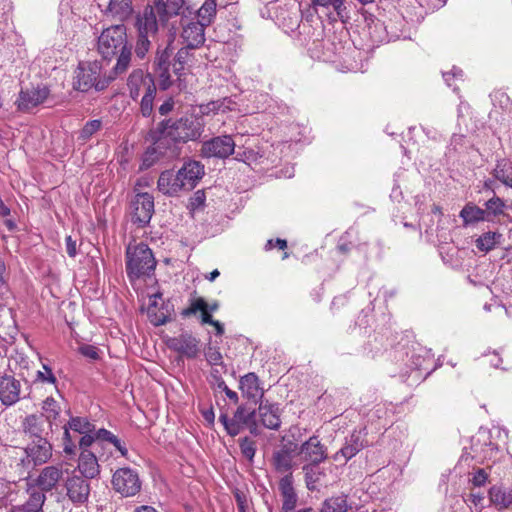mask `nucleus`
Masks as SVG:
<instances>
[{
	"instance_id": "56",
	"label": "nucleus",
	"mask_w": 512,
	"mask_h": 512,
	"mask_svg": "<svg viewBox=\"0 0 512 512\" xmlns=\"http://www.w3.org/2000/svg\"><path fill=\"white\" fill-rule=\"evenodd\" d=\"M234 497H235V500H236V503H237V508H238V512H244V511H249V504H250V501L248 499V496L245 492L239 490V489H236L234 491Z\"/></svg>"
},
{
	"instance_id": "30",
	"label": "nucleus",
	"mask_w": 512,
	"mask_h": 512,
	"mask_svg": "<svg viewBox=\"0 0 512 512\" xmlns=\"http://www.w3.org/2000/svg\"><path fill=\"white\" fill-rule=\"evenodd\" d=\"M198 311L201 312V323L212 325L215 321L212 318L211 312L208 311V303L202 297H197L190 301L189 307L185 308L181 312L183 318L195 315Z\"/></svg>"
},
{
	"instance_id": "15",
	"label": "nucleus",
	"mask_w": 512,
	"mask_h": 512,
	"mask_svg": "<svg viewBox=\"0 0 512 512\" xmlns=\"http://www.w3.org/2000/svg\"><path fill=\"white\" fill-rule=\"evenodd\" d=\"M21 399V383L13 375H0V402L6 407L15 405Z\"/></svg>"
},
{
	"instance_id": "48",
	"label": "nucleus",
	"mask_w": 512,
	"mask_h": 512,
	"mask_svg": "<svg viewBox=\"0 0 512 512\" xmlns=\"http://www.w3.org/2000/svg\"><path fill=\"white\" fill-rule=\"evenodd\" d=\"M153 38V36L138 34L135 46V54L138 58H145L148 51L150 50L151 39Z\"/></svg>"
},
{
	"instance_id": "14",
	"label": "nucleus",
	"mask_w": 512,
	"mask_h": 512,
	"mask_svg": "<svg viewBox=\"0 0 512 512\" xmlns=\"http://www.w3.org/2000/svg\"><path fill=\"white\" fill-rule=\"evenodd\" d=\"M298 455L305 464H320L327 459V449L317 436H311L300 445Z\"/></svg>"
},
{
	"instance_id": "41",
	"label": "nucleus",
	"mask_w": 512,
	"mask_h": 512,
	"mask_svg": "<svg viewBox=\"0 0 512 512\" xmlns=\"http://www.w3.org/2000/svg\"><path fill=\"white\" fill-rule=\"evenodd\" d=\"M42 410L44 412L43 418L49 423L51 426L52 421L56 420L60 414V407L55 399L52 397H47L42 403Z\"/></svg>"
},
{
	"instance_id": "54",
	"label": "nucleus",
	"mask_w": 512,
	"mask_h": 512,
	"mask_svg": "<svg viewBox=\"0 0 512 512\" xmlns=\"http://www.w3.org/2000/svg\"><path fill=\"white\" fill-rule=\"evenodd\" d=\"M226 371L227 369L222 370V367H212L209 382L214 388L219 389L226 384L222 378V374L226 373Z\"/></svg>"
},
{
	"instance_id": "62",
	"label": "nucleus",
	"mask_w": 512,
	"mask_h": 512,
	"mask_svg": "<svg viewBox=\"0 0 512 512\" xmlns=\"http://www.w3.org/2000/svg\"><path fill=\"white\" fill-rule=\"evenodd\" d=\"M274 247L284 250L287 247V241L284 239H280V238H277L276 240H273V239L268 240L265 245V249L271 250Z\"/></svg>"
},
{
	"instance_id": "1",
	"label": "nucleus",
	"mask_w": 512,
	"mask_h": 512,
	"mask_svg": "<svg viewBox=\"0 0 512 512\" xmlns=\"http://www.w3.org/2000/svg\"><path fill=\"white\" fill-rule=\"evenodd\" d=\"M202 132L203 124L201 120L193 116L182 117L177 120H163L149 134L153 141L152 151L164 155L176 143L197 140Z\"/></svg>"
},
{
	"instance_id": "50",
	"label": "nucleus",
	"mask_w": 512,
	"mask_h": 512,
	"mask_svg": "<svg viewBox=\"0 0 512 512\" xmlns=\"http://www.w3.org/2000/svg\"><path fill=\"white\" fill-rule=\"evenodd\" d=\"M256 410H247L244 406H239L234 413L233 418L243 425L255 424Z\"/></svg>"
},
{
	"instance_id": "20",
	"label": "nucleus",
	"mask_w": 512,
	"mask_h": 512,
	"mask_svg": "<svg viewBox=\"0 0 512 512\" xmlns=\"http://www.w3.org/2000/svg\"><path fill=\"white\" fill-rule=\"evenodd\" d=\"M262 425L271 430H278L281 425L280 408L278 404L271 403L268 400L259 402L258 410L256 412Z\"/></svg>"
},
{
	"instance_id": "32",
	"label": "nucleus",
	"mask_w": 512,
	"mask_h": 512,
	"mask_svg": "<svg viewBox=\"0 0 512 512\" xmlns=\"http://www.w3.org/2000/svg\"><path fill=\"white\" fill-rule=\"evenodd\" d=\"M465 227L487 220V212L472 202L467 203L459 214Z\"/></svg>"
},
{
	"instance_id": "3",
	"label": "nucleus",
	"mask_w": 512,
	"mask_h": 512,
	"mask_svg": "<svg viewBox=\"0 0 512 512\" xmlns=\"http://www.w3.org/2000/svg\"><path fill=\"white\" fill-rule=\"evenodd\" d=\"M156 260L152 250L143 242L129 244L126 248V273L130 281L150 277L155 270Z\"/></svg>"
},
{
	"instance_id": "44",
	"label": "nucleus",
	"mask_w": 512,
	"mask_h": 512,
	"mask_svg": "<svg viewBox=\"0 0 512 512\" xmlns=\"http://www.w3.org/2000/svg\"><path fill=\"white\" fill-rule=\"evenodd\" d=\"M152 87V85L150 86ZM157 89L148 88L141 99L140 111L143 117H150L153 114V103L156 96Z\"/></svg>"
},
{
	"instance_id": "6",
	"label": "nucleus",
	"mask_w": 512,
	"mask_h": 512,
	"mask_svg": "<svg viewBox=\"0 0 512 512\" xmlns=\"http://www.w3.org/2000/svg\"><path fill=\"white\" fill-rule=\"evenodd\" d=\"M164 11L163 0H153L151 5H147L136 17L137 34L155 37L159 26L165 24L161 22V13Z\"/></svg>"
},
{
	"instance_id": "16",
	"label": "nucleus",
	"mask_w": 512,
	"mask_h": 512,
	"mask_svg": "<svg viewBox=\"0 0 512 512\" xmlns=\"http://www.w3.org/2000/svg\"><path fill=\"white\" fill-rule=\"evenodd\" d=\"M182 34L186 46L196 49L205 42V27L203 22L181 18Z\"/></svg>"
},
{
	"instance_id": "42",
	"label": "nucleus",
	"mask_w": 512,
	"mask_h": 512,
	"mask_svg": "<svg viewBox=\"0 0 512 512\" xmlns=\"http://www.w3.org/2000/svg\"><path fill=\"white\" fill-rule=\"evenodd\" d=\"M506 205L504 201L494 196L485 202L484 212H487V221L490 220V216H499L504 214Z\"/></svg>"
},
{
	"instance_id": "63",
	"label": "nucleus",
	"mask_w": 512,
	"mask_h": 512,
	"mask_svg": "<svg viewBox=\"0 0 512 512\" xmlns=\"http://www.w3.org/2000/svg\"><path fill=\"white\" fill-rule=\"evenodd\" d=\"M66 244V252L70 257H75L77 255L76 241L72 239L71 236H67L65 239Z\"/></svg>"
},
{
	"instance_id": "25",
	"label": "nucleus",
	"mask_w": 512,
	"mask_h": 512,
	"mask_svg": "<svg viewBox=\"0 0 512 512\" xmlns=\"http://www.w3.org/2000/svg\"><path fill=\"white\" fill-rule=\"evenodd\" d=\"M279 490L282 496V511L291 512L295 510L298 497L293 487V478L291 473L280 479Z\"/></svg>"
},
{
	"instance_id": "59",
	"label": "nucleus",
	"mask_w": 512,
	"mask_h": 512,
	"mask_svg": "<svg viewBox=\"0 0 512 512\" xmlns=\"http://www.w3.org/2000/svg\"><path fill=\"white\" fill-rule=\"evenodd\" d=\"M154 307H156L155 301H153L148 308V315L150 317L151 322L155 326H160V325L165 324L169 320L168 317L165 316L164 314H161V315L154 314V312H153Z\"/></svg>"
},
{
	"instance_id": "51",
	"label": "nucleus",
	"mask_w": 512,
	"mask_h": 512,
	"mask_svg": "<svg viewBox=\"0 0 512 512\" xmlns=\"http://www.w3.org/2000/svg\"><path fill=\"white\" fill-rule=\"evenodd\" d=\"M484 496L481 493L470 492L465 498V502L471 505L472 512H480L483 508Z\"/></svg>"
},
{
	"instance_id": "46",
	"label": "nucleus",
	"mask_w": 512,
	"mask_h": 512,
	"mask_svg": "<svg viewBox=\"0 0 512 512\" xmlns=\"http://www.w3.org/2000/svg\"><path fill=\"white\" fill-rule=\"evenodd\" d=\"M102 127V121L94 119L88 121L79 132V139L83 142L88 141Z\"/></svg>"
},
{
	"instance_id": "38",
	"label": "nucleus",
	"mask_w": 512,
	"mask_h": 512,
	"mask_svg": "<svg viewBox=\"0 0 512 512\" xmlns=\"http://www.w3.org/2000/svg\"><path fill=\"white\" fill-rule=\"evenodd\" d=\"M350 506L345 495L333 496L322 503L320 512H348Z\"/></svg>"
},
{
	"instance_id": "11",
	"label": "nucleus",
	"mask_w": 512,
	"mask_h": 512,
	"mask_svg": "<svg viewBox=\"0 0 512 512\" xmlns=\"http://www.w3.org/2000/svg\"><path fill=\"white\" fill-rule=\"evenodd\" d=\"M172 56L173 47L169 43L164 49L158 48L154 58L153 68L159 78V86L162 90H167L173 83L170 73L173 64Z\"/></svg>"
},
{
	"instance_id": "26",
	"label": "nucleus",
	"mask_w": 512,
	"mask_h": 512,
	"mask_svg": "<svg viewBox=\"0 0 512 512\" xmlns=\"http://www.w3.org/2000/svg\"><path fill=\"white\" fill-rule=\"evenodd\" d=\"M77 469L79 475L88 480L96 478L100 474V466L96 455L91 451H82L78 459Z\"/></svg>"
},
{
	"instance_id": "27",
	"label": "nucleus",
	"mask_w": 512,
	"mask_h": 512,
	"mask_svg": "<svg viewBox=\"0 0 512 512\" xmlns=\"http://www.w3.org/2000/svg\"><path fill=\"white\" fill-rule=\"evenodd\" d=\"M47 421L43 415L31 414L24 418L22 422L23 431L33 440L46 439L45 423Z\"/></svg>"
},
{
	"instance_id": "9",
	"label": "nucleus",
	"mask_w": 512,
	"mask_h": 512,
	"mask_svg": "<svg viewBox=\"0 0 512 512\" xmlns=\"http://www.w3.org/2000/svg\"><path fill=\"white\" fill-rule=\"evenodd\" d=\"M165 343L171 351L187 359H195L200 353V339L188 331L168 337Z\"/></svg>"
},
{
	"instance_id": "39",
	"label": "nucleus",
	"mask_w": 512,
	"mask_h": 512,
	"mask_svg": "<svg viewBox=\"0 0 512 512\" xmlns=\"http://www.w3.org/2000/svg\"><path fill=\"white\" fill-rule=\"evenodd\" d=\"M216 0H205L202 6L194 11L193 15L197 16V20L209 26L216 15Z\"/></svg>"
},
{
	"instance_id": "57",
	"label": "nucleus",
	"mask_w": 512,
	"mask_h": 512,
	"mask_svg": "<svg viewBox=\"0 0 512 512\" xmlns=\"http://www.w3.org/2000/svg\"><path fill=\"white\" fill-rule=\"evenodd\" d=\"M92 445H94L95 448L97 447L94 431L82 434L81 438L79 439V448L82 451H88L87 449Z\"/></svg>"
},
{
	"instance_id": "60",
	"label": "nucleus",
	"mask_w": 512,
	"mask_h": 512,
	"mask_svg": "<svg viewBox=\"0 0 512 512\" xmlns=\"http://www.w3.org/2000/svg\"><path fill=\"white\" fill-rule=\"evenodd\" d=\"M79 352L81 355L91 360H96L99 357L98 348L93 345L84 344L79 347Z\"/></svg>"
},
{
	"instance_id": "37",
	"label": "nucleus",
	"mask_w": 512,
	"mask_h": 512,
	"mask_svg": "<svg viewBox=\"0 0 512 512\" xmlns=\"http://www.w3.org/2000/svg\"><path fill=\"white\" fill-rule=\"evenodd\" d=\"M502 235L496 231H488L479 236L475 241V246L481 252H489L500 243Z\"/></svg>"
},
{
	"instance_id": "18",
	"label": "nucleus",
	"mask_w": 512,
	"mask_h": 512,
	"mask_svg": "<svg viewBox=\"0 0 512 512\" xmlns=\"http://www.w3.org/2000/svg\"><path fill=\"white\" fill-rule=\"evenodd\" d=\"M366 444L367 442L361 431H353L351 435L346 438L344 446L334 454L333 459L337 462L343 460V464H345L359 453Z\"/></svg>"
},
{
	"instance_id": "33",
	"label": "nucleus",
	"mask_w": 512,
	"mask_h": 512,
	"mask_svg": "<svg viewBox=\"0 0 512 512\" xmlns=\"http://www.w3.org/2000/svg\"><path fill=\"white\" fill-rule=\"evenodd\" d=\"M28 499L23 504L26 508V511L29 512H39L42 510V507L45 503L46 496L45 491L38 488L36 485H29L27 489Z\"/></svg>"
},
{
	"instance_id": "40",
	"label": "nucleus",
	"mask_w": 512,
	"mask_h": 512,
	"mask_svg": "<svg viewBox=\"0 0 512 512\" xmlns=\"http://www.w3.org/2000/svg\"><path fill=\"white\" fill-rule=\"evenodd\" d=\"M292 461V454L287 449H281L273 454V465L278 472H289L293 466Z\"/></svg>"
},
{
	"instance_id": "2",
	"label": "nucleus",
	"mask_w": 512,
	"mask_h": 512,
	"mask_svg": "<svg viewBox=\"0 0 512 512\" xmlns=\"http://www.w3.org/2000/svg\"><path fill=\"white\" fill-rule=\"evenodd\" d=\"M98 51L104 59L118 56L113 68L114 73H124L128 69L132 57L125 25L117 24L104 29L98 37Z\"/></svg>"
},
{
	"instance_id": "61",
	"label": "nucleus",
	"mask_w": 512,
	"mask_h": 512,
	"mask_svg": "<svg viewBox=\"0 0 512 512\" xmlns=\"http://www.w3.org/2000/svg\"><path fill=\"white\" fill-rule=\"evenodd\" d=\"M443 77L448 86L452 87V79L462 80L463 79V71L459 68L453 67L450 72L443 73Z\"/></svg>"
},
{
	"instance_id": "12",
	"label": "nucleus",
	"mask_w": 512,
	"mask_h": 512,
	"mask_svg": "<svg viewBox=\"0 0 512 512\" xmlns=\"http://www.w3.org/2000/svg\"><path fill=\"white\" fill-rule=\"evenodd\" d=\"M235 149V142L230 135H223L214 137L205 141L201 148V153L204 157L221 158L229 157Z\"/></svg>"
},
{
	"instance_id": "23",
	"label": "nucleus",
	"mask_w": 512,
	"mask_h": 512,
	"mask_svg": "<svg viewBox=\"0 0 512 512\" xmlns=\"http://www.w3.org/2000/svg\"><path fill=\"white\" fill-rule=\"evenodd\" d=\"M183 184L184 190H192L204 175V166L195 160H189L177 171Z\"/></svg>"
},
{
	"instance_id": "17",
	"label": "nucleus",
	"mask_w": 512,
	"mask_h": 512,
	"mask_svg": "<svg viewBox=\"0 0 512 512\" xmlns=\"http://www.w3.org/2000/svg\"><path fill=\"white\" fill-rule=\"evenodd\" d=\"M50 90L46 86H37L21 90L16 101L20 111H29L42 104L49 96Z\"/></svg>"
},
{
	"instance_id": "58",
	"label": "nucleus",
	"mask_w": 512,
	"mask_h": 512,
	"mask_svg": "<svg viewBox=\"0 0 512 512\" xmlns=\"http://www.w3.org/2000/svg\"><path fill=\"white\" fill-rule=\"evenodd\" d=\"M487 479H488V473L486 472V470L483 468H479L473 473V476L470 479V482L475 487H481L486 483Z\"/></svg>"
},
{
	"instance_id": "24",
	"label": "nucleus",
	"mask_w": 512,
	"mask_h": 512,
	"mask_svg": "<svg viewBox=\"0 0 512 512\" xmlns=\"http://www.w3.org/2000/svg\"><path fill=\"white\" fill-rule=\"evenodd\" d=\"M157 187L165 195L173 196L184 190V184L178 174L172 170L163 171L157 181Z\"/></svg>"
},
{
	"instance_id": "13",
	"label": "nucleus",
	"mask_w": 512,
	"mask_h": 512,
	"mask_svg": "<svg viewBox=\"0 0 512 512\" xmlns=\"http://www.w3.org/2000/svg\"><path fill=\"white\" fill-rule=\"evenodd\" d=\"M94 423L87 418L72 417L68 424L64 426L63 450L68 455H74L77 450L75 442L72 440L69 429L79 434L90 433L94 431Z\"/></svg>"
},
{
	"instance_id": "36",
	"label": "nucleus",
	"mask_w": 512,
	"mask_h": 512,
	"mask_svg": "<svg viewBox=\"0 0 512 512\" xmlns=\"http://www.w3.org/2000/svg\"><path fill=\"white\" fill-rule=\"evenodd\" d=\"M318 466L319 464L306 463L302 467L305 484L309 491H315L317 483L320 481L321 477L324 476V472L321 471Z\"/></svg>"
},
{
	"instance_id": "31",
	"label": "nucleus",
	"mask_w": 512,
	"mask_h": 512,
	"mask_svg": "<svg viewBox=\"0 0 512 512\" xmlns=\"http://www.w3.org/2000/svg\"><path fill=\"white\" fill-rule=\"evenodd\" d=\"M94 433H95V439H96V445L97 446H104V444L108 443L111 444L119 453L121 456L126 457L128 454V450L125 447L124 444L120 441V439L114 435L112 432H110L107 429L101 428L96 429V426L94 425Z\"/></svg>"
},
{
	"instance_id": "43",
	"label": "nucleus",
	"mask_w": 512,
	"mask_h": 512,
	"mask_svg": "<svg viewBox=\"0 0 512 512\" xmlns=\"http://www.w3.org/2000/svg\"><path fill=\"white\" fill-rule=\"evenodd\" d=\"M494 176L503 184L512 188V162L498 163L494 170Z\"/></svg>"
},
{
	"instance_id": "19",
	"label": "nucleus",
	"mask_w": 512,
	"mask_h": 512,
	"mask_svg": "<svg viewBox=\"0 0 512 512\" xmlns=\"http://www.w3.org/2000/svg\"><path fill=\"white\" fill-rule=\"evenodd\" d=\"M156 88L154 78L149 73H144L141 69L134 70L128 77L127 86L129 95L133 100H137L141 93L148 91V88Z\"/></svg>"
},
{
	"instance_id": "35",
	"label": "nucleus",
	"mask_w": 512,
	"mask_h": 512,
	"mask_svg": "<svg viewBox=\"0 0 512 512\" xmlns=\"http://www.w3.org/2000/svg\"><path fill=\"white\" fill-rule=\"evenodd\" d=\"M132 12V0H110L106 9V13L117 17L119 20H125Z\"/></svg>"
},
{
	"instance_id": "5",
	"label": "nucleus",
	"mask_w": 512,
	"mask_h": 512,
	"mask_svg": "<svg viewBox=\"0 0 512 512\" xmlns=\"http://www.w3.org/2000/svg\"><path fill=\"white\" fill-rule=\"evenodd\" d=\"M23 451L25 455L17 463L20 478L29 475L32 469L45 464L52 457V445L47 439L33 440Z\"/></svg>"
},
{
	"instance_id": "28",
	"label": "nucleus",
	"mask_w": 512,
	"mask_h": 512,
	"mask_svg": "<svg viewBox=\"0 0 512 512\" xmlns=\"http://www.w3.org/2000/svg\"><path fill=\"white\" fill-rule=\"evenodd\" d=\"M191 50H193V48L184 46L175 54L173 53L172 72L178 77L179 86L181 85V76L185 75L187 67L192 65L193 54L191 53Z\"/></svg>"
},
{
	"instance_id": "47",
	"label": "nucleus",
	"mask_w": 512,
	"mask_h": 512,
	"mask_svg": "<svg viewBox=\"0 0 512 512\" xmlns=\"http://www.w3.org/2000/svg\"><path fill=\"white\" fill-rule=\"evenodd\" d=\"M239 446L243 457L252 463L257 450L256 442L249 437H244L239 439Z\"/></svg>"
},
{
	"instance_id": "45",
	"label": "nucleus",
	"mask_w": 512,
	"mask_h": 512,
	"mask_svg": "<svg viewBox=\"0 0 512 512\" xmlns=\"http://www.w3.org/2000/svg\"><path fill=\"white\" fill-rule=\"evenodd\" d=\"M219 422L223 424L226 432L232 437L238 435L243 429L242 423L234 418H229L225 413H222L219 416Z\"/></svg>"
},
{
	"instance_id": "64",
	"label": "nucleus",
	"mask_w": 512,
	"mask_h": 512,
	"mask_svg": "<svg viewBox=\"0 0 512 512\" xmlns=\"http://www.w3.org/2000/svg\"><path fill=\"white\" fill-rule=\"evenodd\" d=\"M173 107H174V101L171 98H169L166 101H164V103H162L160 105L159 113L161 115H167L168 113H170L173 110Z\"/></svg>"
},
{
	"instance_id": "7",
	"label": "nucleus",
	"mask_w": 512,
	"mask_h": 512,
	"mask_svg": "<svg viewBox=\"0 0 512 512\" xmlns=\"http://www.w3.org/2000/svg\"><path fill=\"white\" fill-rule=\"evenodd\" d=\"M64 497L74 506H82L88 502L91 486L88 479L76 474L74 470L63 482Z\"/></svg>"
},
{
	"instance_id": "53",
	"label": "nucleus",
	"mask_w": 512,
	"mask_h": 512,
	"mask_svg": "<svg viewBox=\"0 0 512 512\" xmlns=\"http://www.w3.org/2000/svg\"><path fill=\"white\" fill-rule=\"evenodd\" d=\"M206 195L204 190H197L191 196L188 204V208L191 211H196L205 205Z\"/></svg>"
},
{
	"instance_id": "22",
	"label": "nucleus",
	"mask_w": 512,
	"mask_h": 512,
	"mask_svg": "<svg viewBox=\"0 0 512 512\" xmlns=\"http://www.w3.org/2000/svg\"><path fill=\"white\" fill-rule=\"evenodd\" d=\"M239 389L242 395L255 404L263 400L264 389L260 386L259 377L253 373H247L239 380Z\"/></svg>"
},
{
	"instance_id": "10",
	"label": "nucleus",
	"mask_w": 512,
	"mask_h": 512,
	"mask_svg": "<svg viewBox=\"0 0 512 512\" xmlns=\"http://www.w3.org/2000/svg\"><path fill=\"white\" fill-rule=\"evenodd\" d=\"M112 485L116 492L123 497L136 495L141 489V481L138 473L131 468H120L112 478Z\"/></svg>"
},
{
	"instance_id": "4",
	"label": "nucleus",
	"mask_w": 512,
	"mask_h": 512,
	"mask_svg": "<svg viewBox=\"0 0 512 512\" xmlns=\"http://www.w3.org/2000/svg\"><path fill=\"white\" fill-rule=\"evenodd\" d=\"M101 64L98 61L80 63L76 72V81L74 87L82 92H86L91 88L96 91H102L109 83L115 79L116 75L101 78Z\"/></svg>"
},
{
	"instance_id": "52",
	"label": "nucleus",
	"mask_w": 512,
	"mask_h": 512,
	"mask_svg": "<svg viewBox=\"0 0 512 512\" xmlns=\"http://www.w3.org/2000/svg\"><path fill=\"white\" fill-rule=\"evenodd\" d=\"M42 367H43V371H41V370L37 371L36 376H35V381L41 382V383H50V384L55 385L57 383V379H56L55 375L53 374L52 369L46 364H43Z\"/></svg>"
},
{
	"instance_id": "29",
	"label": "nucleus",
	"mask_w": 512,
	"mask_h": 512,
	"mask_svg": "<svg viewBox=\"0 0 512 512\" xmlns=\"http://www.w3.org/2000/svg\"><path fill=\"white\" fill-rule=\"evenodd\" d=\"M184 0H163L164 12L161 13V22L166 23L172 16L181 15L182 18H189L194 10L184 6Z\"/></svg>"
},
{
	"instance_id": "49",
	"label": "nucleus",
	"mask_w": 512,
	"mask_h": 512,
	"mask_svg": "<svg viewBox=\"0 0 512 512\" xmlns=\"http://www.w3.org/2000/svg\"><path fill=\"white\" fill-rule=\"evenodd\" d=\"M205 358L212 367H222V370H226V365L218 348L208 346L205 351Z\"/></svg>"
},
{
	"instance_id": "55",
	"label": "nucleus",
	"mask_w": 512,
	"mask_h": 512,
	"mask_svg": "<svg viewBox=\"0 0 512 512\" xmlns=\"http://www.w3.org/2000/svg\"><path fill=\"white\" fill-rule=\"evenodd\" d=\"M313 5L329 7L332 6L338 15L342 14V11L345 10L344 0H311Z\"/></svg>"
},
{
	"instance_id": "21",
	"label": "nucleus",
	"mask_w": 512,
	"mask_h": 512,
	"mask_svg": "<svg viewBox=\"0 0 512 512\" xmlns=\"http://www.w3.org/2000/svg\"><path fill=\"white\" fill-rule=\"evenodd\" d=\"M63 478L61 465H49L44 467L35 479V485L45 492L52 491Z\"/></svg>"
},
{
	"instance_id": "8",
	"label": "nucleus",
	"mask_w": 512,
	"mask_h": 512,
	"mask_svg": "<svg viewBox=\"0 0 512 512\" xmlns=\"http://www.w3.org/2000/svg\"><path fill=\"white\" fill-rule=\"evenodd\" d=\"M154 214V197L147 193H136L130 202V215L133 224L140 228L147 226Z\"/></svg>"
},
{
	"instance_id": "34",
	"label": "nucleus",
	"mask_w": 512,
	"mask_h": 512,
	"mask_svg": "<svg viewBox=\"0 0 512 512\" xmlns=\"http://www.w3.org/2000/svg\"><path fill=\"white\" fill-rule=\"evenodd\" d=\"M489 498L496 507L500 509L508 508L512 505V489L503 486H493L489 490Z\"/></svg>"
}]
</instances>
